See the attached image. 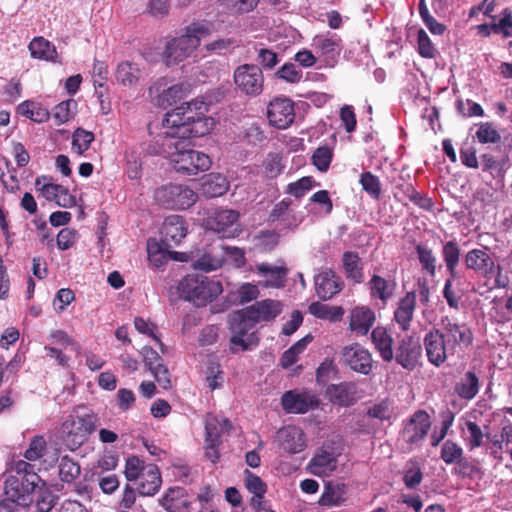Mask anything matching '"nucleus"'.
Returning a JSON list of instances; mask_svg holds the SVG:
<instances>
[{
  "instance_id": "nucleus-1",
  "label": "nucleus",
  "mask_w": 512,
  "mask_h": 512,
  "mask_svg": "<svg viewBox=\"0 0 512 512\" xmlns=\"http://www.w3.org/2000/svg\"><path fill=\"white\" fill-rule=\"evenodd\" d=\"M209 104L202 100H191L167 112L163 126L172 129L179 138L202 137L209 134L215 121L208 116Z\"/></svg>"
},
{
  "instance_id": "nucleus-2",
  "label": "nucleus",
  "mask_w": 512,
  "mask_h": 512,
  "mask_svg": "<svg viewBox=\"0 0 512 512\" xmlns=\"http://www.w3.org/2000/svg\"><path fill=\"white\" fill-rule=\"evenodd\" d=\"M3 477L4 495L21 507H29L39 484L45 485L36 473L35 466L25 460L13 462L3 473Z\"/></svg>"
},
{
  "instance_id": "nucleus-3",
  "label": "nucleus",
  "mask_w": 512,
  "mask_h": 512,
  "mask_svg": "<svg viewBox=\"0 0 512 512\" xmlns=\"http://www.w3.org/2000/svg\"><path fill=\"white\" fill-rule=\"evenodd\" d=\"M210 34V28L200 22H193L185 27V32L172 38L165 46L163 58L166 65H175L189 57L200 45L201 39Z\"/></svg>"
},
{
  "instance_id": "nucleus-4",
  "label": "nucleus",
  "mask_w": 512,
  "mask_h": 512,
  "mask_svg": "<svg viewBox=\"0 0 512 512\" xmlns=\"http://www.w3.org/2000/svg\"><path fill=\"white\" fill-rule=\"evenodd\" d=\"M177 291L182 299L201 307L217 298L223 288L218 280L205 275L188 274L179 281Z\"/></svg>"
},
{
  "instance_id": "nucleus-5",
  "label": "nucleus",
  "mask_w": 512,
  "mask_h": 512,
  "mask_svg": "<svg viewBox=\"0 0 512 512\" xmlns=\"http://www.w3.org/2000/svg\"><path fill=\"white\" fill-rule=\"evenodd\" d=\"M228 324L232 332L230 338L232 353H237L239 348L242 351H246L258 345L259 338L256 333H249V331L254 329L257 322L247 307L232 312L229 315Z\"/></svg>"
},
{
  "instance_id": "nucleus-6",
  "label": "nucleus",
  "mask_w": 512,
  "mask_h": 512,
  "mask_svg": "<svg viewBox=\"0 0 512 512\" xmlns=\"http://www.w3.org/2000/svg\"><path fill=\"white\" fill-rule=\"evenodd\" d=\"M98 425L99 417L94 413L69 415L61 425L62 440L71 451H75L96 431Z\"/></svg>"
},
{
  "instance_id": "nucleus-7",
  "label": "nucleus",
  "mask_w": 512,
  "mask_h": 512,
  "mask_svg": "<svg viewBox=\"0 0 512 512\" xmlns=\"http://www.w3.org/2000/svg\"><path fill=\"white\" fill-rule=\"evenodd\" d=\"M189 138H178L177 150L173 151L171 163L177 172L196 175L199 172L207 171L211 167L210 157L190 147Z\"/></svg>"
},
{
  "instance_id": "nucleus-8",
  "label": "nucleus",
  "mask_w": 512,
  "mask_h": 512,
  "mask_svg": "<svg viewBox=\"0 0 512 512\" xmlns=\"http://www.w3.org/2000/svg\"><path fill=\"white\" fill-rule=\"evenodd\" d=\"M155 201L167 209H188L198 199V194L185 185L167 184L155 190Z\"/></svg>"
},
{
  "instance_id": "nucleus-9",
  "label": "nucleus",
  "mask_w": 512,
  "mask_h": 512,
  "mask_svg": "<svg viewBox=\"0 0 512 512\" xmlns=\"http://www.w3.org/2000/svg\"><path fill=\"white\" fill-rule=\"evenodd\" d=\"M233 82L240 94L247 97H257L264 88V75L258 65L245 63L234 70Z\"/></svg>"
},
{
  "instance_id": "nucleus-10",
  "label": "nucleus",
  "mask_w": 512,
  "mask_h": 512,
  "mask_svg": "<svg viewBox=\"0 0 512 512\" xmlns=\"http://www.w3.org/2000/svg\"><path fill=\"white\" fill-rule=\"evenodd\" d=\"M423 344L429 363L436 367L442 366L449 356L455 355L438 328H432L425 334Z\"/></svg>"
},
{
  "instance_id": "nucleus-11",
  "label": "nucleus",
  "mask_w": 512,
  "mask_h": 512,
  "mask_svg": "<svg viewBox=\"0 0 512 512\" xmlns=\"http://www.w3.org/2000/svg\"><path fill=\"white\" fill-rule=\"evenodd\" d=\"M431 425L430 415L427 411L419 409L404 422L402 437L410 446L420 445L428 435Z\"/></svg>"
},
{
  "instance_id": "nucleus-12",
  "label": "nucleus",
  "mask_w": 512,
  "mask_h": 512,
  "mask_svg": "<svg viewBox=\"0 0 512 512\" xmlns=\"http://www.w3.org/2000/svg\"><path fill=\"white\" fill-rule=\"evenodd\" d=\"M238 219V211L233 209H219L208 218L207 226L210 230L218 233L223 238H234L241 233Z\"/></svg>"
},
{
  "instance_id": "nucleus-13",
  "label": "nucleus",
  "mask_w": 512,
  "mask_h": 512,
  "mask_svg": "<svg viewBox=\"0 0 512 512\" xmlns=\"http://www.w3.org/2000/svg\"><path fill=\"white\" fill-rule=\"evenodd\" d=\"M341 362L354 372L369 375L373 369L372 355L359 343L345 346L341 351Z\"/></svg>"
},
{
  "instance_id": "nucleus-14",
  "label": "nucleus",
  "mask_w": 512,
  "mask_h": 512,
  "mask_svg": "<svg viewBox=\"0 0 512 512\" xmlns=\"http://www.w3.org/2000/svg\"><path fill=\"white\" fill-rule=\"evenodd\" d=\"M319 404L320 400L317 395L309 390H289L281 397L282 408L287 413L304 414L318 408Z\"/></svg>"
},
{
  "instance_id": "nucleus-15",
  "label": "nucleus",
  "mask_w": 512,
  "mask_h": 512,
  "mask_svg": "<svg viewBox=\"0 0 512 512\" xmlns=\"http://www.w3.org/2000/svg\"><path fill=\"white\" fill-rule=\"evenodd\" d=\"M440 331L455 353L457 348L463 350L473 344L474 333L466 323H458L446 318L442 321Z\"/></svg>"
},
{
  "instance_id": "nucleus-16",
  "label": "nucleus",
  "mask_w": 512,
  "mask_h": 512,
  "mask_svg": "<svg viewBox=\"0 0 512 512\" xmlns=\"http://www.w3.org/2000/svg\"><path fill=\"white\" fill-rule=\"evenodd\" d=\"M269 124L278 129L288 128L295 119L294 102L286 97H276L267 106Z\"/></svg>"
},
{
  "instance_id": "nucleus-17",
  "label": "nucleus",
  "mask_w": 512,
  "mask_h": 512,
  "mask_svg": "<svg viewBox=\"0 0 512 512\" xmlns=\"http://www.w3.org/2000/svg\"><path fill=\"white\" fill-rule=\"evenodd\" d=\"M496 264L494 254L488 246L471 249L464 256L466 269L483 279L493 273Z\"/></svg>"
},
{
  "instance_id": "nucleus-18",
  "label": "nucleus",
  "mask_w": 512,
  "mask_h": 512,
  "mask_svg": "<svg viewBox=\"0 0 512 512\" xmlns=\"http://www.w3.org/2000/svg\"><path fill=\"white\" fill-rule=\"evenodd\" d=\"M422 356V347L418 338L405 335L398 343L394 358L408 371L414 370Z\"/></svg>"
},
{
  "instance_id": "nucleus-19",
  "label": "nucleus",
  "mask_w": 512,
  "mask_h": 512,
  "mask_svg": "<svg viewBox=\"0 0 512 512\" xmlns=\"http://www.w3.org/2000/svg\"><path fill=\"white\" fill-rule=\"evenodd\" d=\"M294 206L291 198H283L273 206L268 215V221L270 223H280L288 229L297 228L302 222V217L295 211Z\"/></svg>"
},
{
  "instance_id": "nucleus-20",
  "label": "nucleus",
  "mask_w": 512,
  "mask_h": 512,
  "mask_svg": "<svg viewBox=\"0 0 512 512\" xmlns=\"http://www.w3.org/2000/svg\"><path fill=\"white\" fill-rule=\"evenodd\" d=\"M503 145L505 153L501 157H496L488 152L480 155L482 170L490 173L493 178L503 179L505 176L509 154L512 152V137H505Z\"/></svg>"
},
{
  "instance_id": "nucleus-21",
  "label": "nucleus",
  "mask_w": 512,
  "mask_h": 512,
  "mask_svg": "<svg viewBox=\"0 0 512 512\" xmlns=\"http://www.w3.org/2000/svg\"><path fill=\"white\" fill-rule=\"evenodd\" d=\"M142 354L145 366L153 374L160 387L165 390L170 389L172 387L171 375L161 356L151 347H144Z\"/></svg>"
},
{
  "instance_id": "nucleus-22",
  "label": "nucleus",
  "mask_w": 512,
  "mask_h": 512,
  "mask_svg": "<svg viewBox=\"0 0 512 512\" xmlns=\"http://www.w3.org/2000/svg\"><path fill=\"white\" fill-rule=\"evenodd\" d=\"M315 290L319 298L328 300L338 294L344 282L332 269H325L314 278Z\"/></svg>"
},
{
  "instance_id": "nucleus-23",
  "label": "nucleus",
  "mask_w": 512,
  "mask_h": 512,
  "mask_svg": "<svg viewBox=\"0 0 512 512\" xmlns=\"http://www.w3.org/2000/svg\"><path fill=\"white\" fill-rule=\"evenodd\" d=\"M326 395L333 405L349 407L358 400L357 385L354 382L331 384L326 388Z\"/></svg>"
},
{
  "instance_id": "nucleus-24",
  "label": "nucleus",
  "mask_w": 512,
  "mask_h": 512,
  "mask_svg": "<svg viewBox=\"0 0 512 512\" xmlns=\"http://www.w3.org/2000/svg\"><path fill=\"white\" fill-rule=\"evenodd\" d=\"M160 505L167 512H189L191 502L183 487H170L161 497Z\"/></svg>"
},
{
  "instance_id": "nucleus-25",
  "label": "nucleus",
  "mask_w": 512,
  "mask_h": 512,
  "mask_svg": "<svg viewBox=\"0 0 512 512\" xmlns=\"http://www.w3.org/2000/svg\"><path fill=\"white\" fill-rule=\"evenodd\" d=\"M161 233L163 235L161 242L165 246H170L171 243L178 245L187 235L184 218L180 215L168 216L163 223Z\"/></svg>"
},
{
  "instance_id": "nucleus-26",
  "label": "nucleus",
  "mask_w": 512,
  "mask_h": 512,
  "mask_svg": "<svg viewBox=\"0 0 512 512\" xmlns=\"http://www.w3.org/2000/svg\"><path fill=\"white\" fill-rule=\"evenodd\" d=\"M281 447L290 454L301 452L306 446L305 434L297 426H287L278 431Z\"/></svg>"
},
{
  "instance_id": "nucleus-27",
  "label": "nucleus",
  "mask_w": 512,
  "mask_h": 512,
  "mask_svg": "<svg viewBox=\"0 0 512 512\" xmlns=\"http://www.w3.org/2000/svg\"><path fill=\"white\" fill-rule=\"evenodd\" d=\"M416 308V294L407 292L398 302L394 311V320L402 331H408Z\"/></svg>"
},
{
  "instance_id": "nucleus-28",
  "label": "nucleus",
  "mask_w": 512,
  "mask_h": 512,
  "mask_svg": "<svg viewBox=\"0 0 512 512\" xmlns=\"http://www.w3.org/2000/svg\"><path fill=\"white\" fill-rule=\"evenodd\" d=\"M178 136L173 133L172 129H167L164 133L158 135L151 141L147 147L146 152L149 155H159L171 159L173 151H176Z\"/></svg>"
},
{
  "instance_id": "nucleus-29",
  "label": "nucleus",
  "mask_w": 512,
  "mask_h": 512,
  "mask_svg": "<svg viewBox=\"0 0 512 512\" xmlns=\"http://www.w3.org/2000/svg\"><path fill=\"white\" fill-rule=\"evenodd\" d=\"M337 456L324 447L317 450L308 464L310 472L316 476H327L336 470Z\"/></svg>"
},
{
  "instance_id": "nucleus-30",
  "label": "nucleus",
  "mask_w": 512,
  "mask_h": 512,
  "mask_svg": "<svg viewBox=\"0 0 512 512\" xmlns=\"http://www.w3.org/2000/svg\"><path fill=\"white\" fill-rule=\"evenodd\" d=\"M374 322L375 313L369 307H355L350 312L349 328L357 335H367Z\"/></svg>"
},
{
  "instance_id": "nucleus-31",
  "label": "nucleus",
  "mask_w": 512,
  "mask_h": 512,
  "mask_svg": "<svg viewBox=\"0 0 512 512\" xmlns=\"http://www.w3.org/2000/svg\"><path fill=\"white\" fill-rule=\"evenodd\" d=\"M254 316L257 323L270 322L282 312L283 305L280 301L274 299H265L256 301L253 305L247 307Z\"/></svg>"
},
{
  "instance_id": "nucleus-32",
  "label": "nucleus",
  "mask_w": 512,
  "mask_h": 512,
  "mask_svg": "<svg viewBox=\"0 0 512 512\" xmlns=\"http://www.w3.org/2000/svg\"><path fill=\"white\" fill-rule=\"evenodd\" d=\"M138 480L137 490L139 494L143 496L155 495L162 484L160 470L155 464H147L146 470L141 474Z\"/></svg>"
},
{
  "instance_id": "nucleus-33",
  "label": "nucleus",
  "mask_w": 512,
  "mask_h": 512,
  "mask_svg": "<svg viewBox=\"0 0 512 512\" xmlns=\"http://www.w3.org/2000/svg\"><path fill=\"white\" fill-rule=\"evenodd\" d=\"M342 267L345 277L355 283L364 281V264L356 251H345L342 255Z\"/></svg>"
},
{
  "instance_id": "nucleus-34",
  "label": "nucleus",
  "mask_w": 512,
  "mask_h": 512,
  "mask_svg": "<svg viewBox=\"0 0 512 512\" xmlns=\"http://www.w3.org/2000/svg\"><path fill=\"white\" fill-rule=\"evenodd\" d=\"M371 339L382 360L391 362L394 359V340L387 329L382 326H377L372 330Z\"/></svg>"
},
{
  "instance_id": "nucleus-35",
  "label": "nucleus",
  "mask_w": 512,
  "mask_h": 512,
  "mask_svg": "<svg viewBox=\"0 0 512 512\" xmlns=\"http://www.w3.org/2000/svg\"><path fill=\"white\" fill-rule=\"evenodd\" d=\"M256 271L266 277L262 286L273 288H281L285 286L286 276L288 273L286 267L260 263L256 265Z\"/></svg>"
},
{
  "instance_id": "nucleus-36",
  "label": "nucleus",
  "mask_w": 512,
  "mask_h": 512,
  "mask_svg": "<svg viewBox=\"0 0 512 512\" xmlns=\"http://www.w3.org/2000/svg\"><path fill=\"white\" fill-rule=\"evenodd\" d=\"M40 190L48 201H55L60 207L70 208L76 204L75 197L62 185L46 183Z\"/></svg>"
},
{
  "instance_id": "nucleus-37",
  "label": "nucleus",
  "mask_w": 512,
  "mask_h": 512,
  "mask_svg": "<svg viewBox=\"0 0 512 512\" xmlns=\"http://www.w3.org/2000/svg\"><path fill=\"white\" fill-rule=\"evenodd\" d=\"M232 429V424L227 418L208 413L205 416V439L208 441H222V435Z\"/></svg>"
},
{
  "instance_id": "nucleus-38",
  "label": "nucleus",
  "mask_w": 512,
  "mask_h": 512,
  "mask_svg": "<svg viewBox=\"0 0 512 512\" xmlns=\"http://www.w3.org/2000/svg\"><path fill=\"white\" fill-rule=\"evenodd\" d=\"M347 500L345 484H333L328 482L324 486L322 495L318 503L324 507H337L344 504Z\"/></svg>"
},
{
  "instance_id": "nucleus-39",
  "label": "nucleus",
  "mask_w": 512,
  "mask_h": 512,
  "mask_svg": "<svg viewBox=\"0 0 512 512\" xmlns=\"http://www.w3.org/2000/svg\"><path fill=\"white\" fill-rule=\"evenodd\" d=\"M142 77V71L136 63L123 61L118 64L115 78L117 82L125 87H134Z\"/></svg>"
},
{
  "instance_id": "nucleus-40",
  "label": "nucleus",
  "mask_w": 512,
  "mask_h": 512,
  "mask_svg": "<svg viewBox=\"0 0 512 512\" xmlns=\"http://www.w3.org/2000/svg\"><path fill=\"white\" fill-rule=\"evenodd\" d=\"M372 298L380 299L384 304L393 296L396 282L388 281L380 275L374 274L368 282Z\"/></svg>"
},
{
  "instance_id": "nucleus-41",
  "label": "nucleus",
  "mask_w": 512,
  "mask_h": 512,
  "mask_svg": "<svg viewBox=\"0 0 512 512\" xmlns=\"http://www.w3.org/2000/svg\"><path fill=\"white\" fill-rule=\"evenodd\" d=\"M480 389L479 377L474 371H467L455 386V392L464 400H472Z\"/></svg>"
},
{
  "instance_id": "nucleus-42",
  "label": "nucleus",
  "mask_w": 512,
  "mask_h": 512,
  "mask_svg": "<svg viewBox=\"0 0 512 512\" xmlns=\"http://www.w3.org/2000/svg\"><path fill=\"white\" fill-rule=\"evenodd\" d=\"M229 189V182L226 177L219 173H211L206 176L202 183L203 194L208 198H215L224 195Z\"/></svg>"
},
{
  "instance_id": "nucleus-43",
  "label": "nucleus",
  "mask_w": 512,
  "mask_h": 512,
  "mask_svg": "<svg viewBox=\"0 0 512 512\" xmlns=\"http://www.w3.org/2000/svg\"><path fill=\"white\" fill-rule=\"evenodd\" d=\"M308 311L316 318L332 322L340 321L345 313L341 306H329L318 301L312 302L308 307Z\"/></svg>"
},
{
  "instance_id": "nucleus-44",
  "label": "nucleus",
  "mask_w": 512,
  "mask_h": 512,
  "mask_svg": "<svg viewBox=\"0 0 512 512\" xmlns=\"http://www.w3.org/2000/svg\"><path fill=\"white\" fill-rule=\"evenodd\" d=\"M29 50L33 58L53 61L57 57L55 46L43 37H35L29 44Z\"/></svg>"
},
{
  "instance_id": "nucleus-45",
  "label": "nucleus",
  "mask_w": 512,
  "mask_h": 512,
  "mask_svg": "<svg viewBox=\"0 0 512 512\" xmlns=\"http://www.w3.org/2000/svg\"><path fill=\"white\" fill-rule=\"evenodd\" d=\"M313 340V337L308 334L294 343L287 349L281 356L280 363L283 368H288L296 363L299 354H301L307 345Z\"/></svg>"
},
{
  "instance_id": "nucleus-46",
  "label": "nucleus",
  "mask_w": 512,
  "mask_h": 512,
  "mask_svg": "<svg viewBox=\"0 0 512 512\" xmlns=\"http://www.w3.org/2000/svg\"><path fill=\"white\" fill-rule=\"evenodd\" d=\"M18 112L37 123L47 121L50 115L46 108L32 101H24L21 103L18 106Z\"/></svg>"
},
{
  "instance_id": "nucleus-47",
  "label": "nucleus",
  "mask_w": 512,
  "mask_h": 512,
  "mask_svg": "<svg viewBox=\"0 0 512 512\" xmlns=\"http://www.w3.org/2000/svg\"><path fill=\"white\" fill-rule=\"evenodd\" d=\"M167 247L162 242H158L154 239H149L147 241V252L149 261L155 266L160 267L166 259ZM173 259H178L176 257L177 252H169Z\"/></svg>"
},
{
  "instance_id": "nucleus-48",
  "label": "nucleus",
  "mask_w": 512,
  "mask_h": 512,
  "mask_svg": "<svg viewBox=\"0 0 512 512\" xmlns=\"http://www.w3.org/2000/svg\"><path fill=\"white\" fill-rule=\"evenodd\" d=\"M81 473V468L78 462L65 455L61 457L59 463V477L62 482L72 483L76 480Z\"/></svg>"
},
{
  "instance_id": "nucleus-49",
  "label": "nucleus",
  "mask_w": 512,
  "mask_h": 512,
  "mask_svg": "<svg viewBox=\"0 0 512 512\" xmlns=\"http://www.w3.org/2000/svg\"><path fill=\"white\" fill-rule=\"evenodd\" d=\"M359 183L362 189L374 200H379L382 194L380 179L372 172L367 171L360 174Z\"/></svg>"
},
{
  "instance_id": "nucleus-50",
  "label": "nucleus",
  "mask_w": 512,
  "mask_h": 512,
  "mask_svg": "<svg viewBox=\"0 0 512 512\" xmlns=\"http://www.w3.org/2000/svg\"><path fill=\"white\" fill-rule=\"evenodd\" d=\"M95 136L93 132L85 130L81 127L77 128L72 134V149L79 155L86 152L91 143L94 141Z\"/></svg>"
},
{
  "instance_id": "nucleus-51",
  "label": "nucleus",
  "mask_w": 512,
  "mask_h": 512,
  "mask_svg": "<svg viewBox=\"0 0 512 512\" xmlns=\"http://www.w3.org/2000/svg\"><path fill=\"white\" fill-rule=\"evenodd\" d=\"M416 252L422 269L426 271L431 277H434L436 274L437 260L432 249L425 245L418 244L416 245Z\"/></svg>"
},
{
  "instance_id": "nucleus-52",
  "label": "nucleus",
  "mask_w": 512,
  "mask_h": 512,
  "mask_svg": "<svg viewBox=\"0 0 512 512\" xmlns=\"http://www.w3.org/2000/svg\"><path fill=\"white\" fill-rule=\"evenodd\" d=\"M76 107L77 102L73 99L62 101L56 105L53 110V118L55 123L57 125H61L68 122L75 114Z\"/></svg>"
},
{
  "instance_id": "nucleus-53",
  "label": "nucleus",
  "mask_w": 512,
  "mask_h": 512,
  "mask_svg": "<svg viewBox=\"0 0 512 512\" xmlns=\"http://www.w3.org/2000/svg\"><path fill=\"white\" fill-rule=\"evenodd\" d=\"M186 90L187 88L183 83L172 85L159 95V104L161 106H171L185 96Z\"/></svg>"
},
{
  "instance_id": "nucleus-54",
  "label": "nucleus",
  "mask_w": 512,
  "mask_h": 512,
  "mask_svg": "<svg viewBox=\"0 0 512 512\" xmlns=\"http://www.w3.org/2000/svg\"><path fill=\"white\" fill-rule=\"evenodd\" d=\"M462 447L452 440H446L440 452V458L447 464H454L459 461L463 456Z\"/></svg>"
},
{
  "instance_id": "nucleus-55",
  "label": "nucleus",
  "mask_w": 512,
  "mask_h": 512,
  "mask_svg": "<svg viewBox=\"0 0 512 512\" xmlns=\"http://www.w3.org/2000/svg\"><path fill=\"white\" fill-rule=\"evenodd\" d=\"M333 158L332 149L325 145L318 147L312 154L311 160L313 165L320 171L326 172L331 164Z\"/></svg>"
},
{
  "instance_id": "nucleus-56",
  "label": "nucleus",
  "mask_w": 512,
  "mask_h": 512,
  "mask_svg": "<svg viewBox=\"0 0 512 512\" xmlns=\"http://www.w3.org/2000/svg\"><path fill=\"white\" fill-rule=\"evenodd\" d=\"M47 449V442L42 435L33 437L28 445V448L24 452V458L28 461L39 460Z\"/></svg>"
},
{
  "instance_id": "nucleus-57",
  "label": "nucleus",
  "mask_w": 512,
  "mask_h": 512,
  "mask_svg": "<svg viewBox=\"0 0 512 512\" xmlns=\"http://www.w3.org/2000/svg\"><path fill=\"white\" fill-rule=\"evenodd\" d=\"M476 138L482 144L497 143L501 140V135L491 122H482L476 131Z\"/></svg>"
},
{
  "instance_id": "nucleus-58",
  "label": "nucleus",
  "mask_w": 512,
  "mask_h": 512,
  "mask_svg": "<svg viewBox=\"0 0 512 512\" xmlns=\"http://www.w3.org/2000/svg\"><path fill=\"white\" fill-rule=\"evenodd\" d=\"M93 83L98 97L103 96V89L108 76V67L103 61L95 60L93 65Z\"/></svg>"
},
{
  "instance_id": "nucleus-59",
  "label": "nucleus",
  "mask_w": 512,
  "mask_h": 512,
  "mask_svg": "<svg viewBox=\"0 0 512 512\" xmlns=\"http://www.w3.org/2000/svg\"><path fill=\"white\" fill-rule=\"evenodd\" d=\"M465 425L469 432V437L466 438V443L470 450H474L475 448L482 446L484 437L490 438V434L483 433L481 427L476 422L466 421Z\"/></svg>"
},
{
  "instance_id": "nucleus-60",
  "label": "nucleus",
  "mask_w": 512,
  "mask_h": 512,
  "mask_svg": "<svg viewBox=\"0 0 512 512\" xmlns=\"http://www.w3.org/2000/svg\"><path fill=\"white\" fill-rule=\"evenodd\" d=\"M245 486L249 492L257 497H264L267 491L266 483L256 474L246 469L244 471Z\"/></svg>"
},
{
  "instance_id": "nucleus-61",
  "label": "nucleus",
  "mask_w": 512,
  "mask_h": 512,
  "mask_svg": "<svg viewBox=\"0 0 512 512\" xmlns=\"http://www.w3.org/2000/svg\"><path fill=\"white\" fill-rule=\"evenodd\" d=\"M263 167L268 178H276L284 169L282 157L278 153H269L263 162Z\"/></svg>"
},
{
  "instance_id": "nucleus-62",
  "label": "nucleus",
  "mask_w": 512,
  "mask_h": 512,
  "mask_svg": "<svg viewBox=\"0 0 512 512\" xmlns=\"http://www.w3.org/2000/svg\"><path fill=\"white\" fill-rule=\"evenodd\" d=\"M147 464L137 456H131L126 460L125 477L128 481H136L146 470Z\"/></svg>"
},
{
  "instance_id": "nucleus-63",
  "label": "nucleus",
  "mask_w": 512,
  "mask_h": 512,
  "mask_svg": "<svg viewBox=\"0 0 512 512\" xmlns=\"http://www.w3.org/2000/svg\"><path fill=\"white\" fill-rule=\"evenodd\" d=\"M312 177H302L295 182L287 185L285 192L294 196L296 199H301L313 187Z\"/></svg>"
},
{
  "instance_id": "nucleus-64",
  "label": "nucleus",
  "mask_w": 512,
  "mask_h": 512,
  "mask_svg": "<svg viewBox=\"0 0 512 512\" xmlns=\"http://www.w3.org/2000/svg\"><path fill=\"white\" fill-rule=\"evenodd\" d=\"M495 28L497 34H501L504 38L512 36V10L510 8L502 10L500 19L495 20Z\"/></svg>"
}]
</instances>
